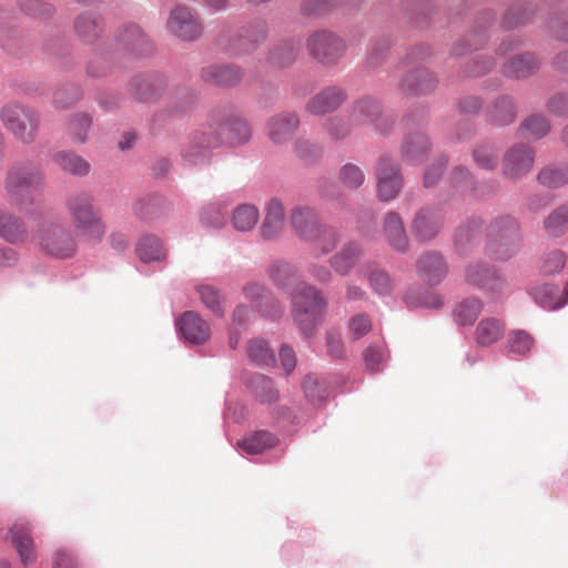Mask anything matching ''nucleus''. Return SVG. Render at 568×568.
<instances>
[{"mask_svg":"<svg viewBox=\"0 0 568 568\" xmlns=\"http://www.w3.org/2000/svg\"><path fill=\"white\" fill-rule=\"evenodd\" d=\"M290 298L294 324L303 336L311 337L327 310V301L323 292L302 281L290 292Z\"/></svg>","mask_w":568,"mask_h":568,"instance_id":"obj_1","label":"nucleus"},{"mask_svg":"<svg viewBox=\"0 0 568 568\" xmlns=\"http://www.w3.org/2000/svg\"><path fill=\"white\" fill-rule=\"evenodd\" d=\"M67 209L75 229L92 241L102 240L105 225L94 207V197L88 192H78L67 200Z\"/></svg>","mask_w":568,"mask_h":568,"instance_id":"obj_2","label":"nucleus"},{"mask_svg":"<svg viewBox=\"0 0 568 568\" xmlns=\"http://www.w3.org/2000/svg\"><path fill=\"white\" fill-rule=\"evenodd\" d=\"M43 184V174L39 165L32 162L16 163L6 178V191L11 201L22 204Z\"/></svg>","mask_w":568,"mask_h":568,"instance_id":"obj_3","label":"nucleus"},{"mask_svg":"<svg viewBox=\"0 0 568 568\" xmlns=\"http://www.w3.org/2000/svg\"><path fill=\"white\" fill-rule=\"evenodd\" d=\"M347 113L357 131L369 129L377 133H386L394 123L384 112L382 102L372 95H364L353 101Z\"/></svg>","mask_w":568,"mask_h":568,"instance_id":"obj_4","label":"nucleus"},{"mask_svg":"<svg viewBox=\"0 0 568 568\" xmlns=\"http://www.w3.org/2000/svg\"><path fill=\"white\" fill-rule=\"evenodd\" d=\"M4 128L23 143H32L40 126V114L30 106L8 104L1 110Z\"/></svg>","mask_w":568,"mask_h":568,"instance_id":"obj_5","label":"nucleus"},{"mask_svg":"<svg viewBox=\"0 0 568 568\" xmlns=\"http://www.w3.org/2000/svg\"><path fill=\"white\" fill-rule=\"evenodd\" d=\"M32 241L43 252L57 258L71 257L75 252V241L70 230L58 224L41 225Z\"/></svg>","mask_w":568,"mask_h":568,"instance_id":"obj_6","label":"nucleus"},{"mask_svg":"<svg viewBox=\"0 0 568 568\" xmlns=\"http://www.w3.org/2000/svg\"><path fill=\"white\" fill-rule=\"evenodd\" d=\"M310 54L324 65L336 64L345 54V41L336 33L328 30H317L306 40Z\"/></svg>","mask_w":568,"mask_h":568,"instance_id":"obj_7","label":"nucleus"},{"mask_svg":"<svg viewBox=\"0 0 568 568\" xmlns=\"http://www.w3.org/2000/svg\"><path fill=\"white\" fill-rule=\"evenodd\" d=\"M221 143L220 134L211 129L193 132L181 152L184 165L202 168L209 164L212 150L221 146Z\"/></svg>","mask_w":568,"mask_h":568,"instance_id":"obj_8","label":"nucleus"},{"mask_svg":"<svg viewBox=\"0 0 568 568\" xmlns=\"http://www.w3.org/2000/svg\"><path fill=\"white\" fill-rule=\"evenodd\" d=\"M445 214L439 205L430 204L416 210L409 222V231L418 243H430L440 234Z\"/></svg>","mask_w":568,"mask_h":568,"instance_id":"obj_9","label":"nucleus"},{"mask_svg":"<svg viewBox=\"0 0 568 568\" xmlns=\"http://www.w3.org/2000/svg\"><path fill=\"white\" fill-rule=\"evenodd\" d=\"M266 36L267 24L258 19L248 22L233 37L221 36L219 43L227 53L240 55L254 49L265 40Z\"/></svg>","mask_w":568,"mask_h":568,"instance_id":"obj_10","label":"nucleus"},{"mask_svg":"<svg viewBox=\"0 0 568 568\" xmlns=\"http://www.w3.org/2000/svg\"><path fill=\"white\" fill-rule=\"evenodd\" d=\"M166 24L169 31L183 41H195L203 32L197 14L186 6H176L171 11Z\"/></svg>","mask_w":568,"mask_h":568,"instance_id":"obj_11","label":"nucleus"},{"mask_svg":"<svg viewBox=\"0 0 568 568\" xmlns=\"http://www.w3.org/2000/svg\"><path fill=\"white\" fill-rule=\"evenodd\" d=\"M535 162V151L526 144H514L501 159L503 175L510 180H519L528 174Z\"/></svg>","mask_w":568,"mask_h":568,"instance_id":"obj_12","label":"nucleus"},{"mask_svg":"<svg viewBox=\"0 0 568 568\" xmlns=\"http://www.w3.org/2000/svg\"><path fill=\"white\" fill-rule=\"evenodd\" d=\"M301 121L297 113L282 111L271 115L264 126L267 140L274 145L288 143L297 132Z\"/></svg>","mask_w":568,"mask_h":568,"instance_id":"obj_13","label":"nucleus"},{"mask_svg":"<svg viewBox=\"0 0 568 568\" xmlns=\"http://www.w3.org/2000/svg\"><path fill=\"white\" fill-rule=\"evenodd\" d=\"M377 196L383 202L394 200L403 187L399 166L388 156L381 158L377 166Z\"/></svg>","mask_w":568,"mask_h":568,"instance_id":"obj_14","label":"nucleus"},{"mask_svg":"<svg viewBox=\"0 0 568 568\" xmlns=\"http://www.w3.org/2000/svg\"><path fill=\"white\" fill-rule=\"evenodd\" d=\"M346 100L347 92L342 87H325L306 102L305 111L314 116H324L337 111Z\"/></svg>","mask_w":568,"mask_h":568,"instance_id":"obj_15","label":"nucleus"},{"mask_svg":"<svg viewBox=\"0 0 568 568\" xmlns=\"http://www.w3.org/2000/svg\"><path fill=\"white\" fill-rule=\"evenodd\" d=\"M116 49L133 55H146L153 51L149 37L136 24H125L116 31Z\"/></svg>","mask_w":568,"mask_h":568,"instance_id":"obj_16","label":"nucleus"},{"mask_svg":"<svg viewBox=\"0 0 568 568\" xmlns=\"http://www.w3.org/2000/svg\"><path fill=\"white\" fill-rule=\"evenodd\" d=\"M285 229V210L277 197L270 199L265 204V215L260 229L262 239L273 241L281 237Z\"/></svg>","mask_w":568,"mask_h":568,"instance_id":"obj_17","label":"nucleus"},{"mask_svg":"<svg viewBox=\"0 0 568 568\" xmlns=\"http://www.w3.org/2000/svg\"><path fill=\"white\" fill-rule=\"evenodd\" d=\"M175 327L191 344H203L211 336L209 324L195 312L186 311L176 321Z\"/></svg>","mask_w":568,"mask_h":568,"instance_id":"obj_18","label":"nucleus"},{"mask_svg":"<svg viewBox=\"0 0 568 568\" xmlns=\"http://www.w3.org/2000/svg\"><path fill=\"white\" fill-rule=\"evenodd\" d=\"M290 224L295 235L306 242L314 236L322 223L315 209L301 204L291 210Z\"/></svg>","mask_w":568,"mask_h":568,"instance_id":"obj_19","label":"nucleus"},{"mask_svg":"<svg viewBox=\"0 0 568 568\" xmlns=\"http://www.w3.org/2000/svg\"><path fill=\"white\" fill-rule=\"evenodd\" d=\"M418 276L429 285L439 284L448 273L444 256L436 251H427L420 255L416 264Z\"/></svg>","mask_w":568,"mask_h":568,"instance_id":"obj_20","label":"nucleus"},{"mask_svg":"<svg viewBox=\"0 0 568 568\" xmlns=\"http://www.w3.org/2000/svg\"><path fill=\"white\" fill-rule=\"evenodd\" d=\"M383 235L392 250L406 253L409 248V240L404 221L399 213L388 211L383 217Z\"/></svg>","mask_w":568,"mask_h":568,"instance_id":"obj_21","label":"nucleus"},{"mask_svg":"<svg viewBox=\"0 0 568 568\" xmlns=\"http://www.w3.org/2000/svg\"><path fill=\"white\" fill-rule=\"evenodd\" d=\"M200 77L211 85L232 87L242 80L243 72L232 64H210L202 68Z\"/></svg>","mask_w":568,"mask_h":568,"instance_id":"obj_22","label":"nucleus"},{"mask_svg":"<svg viewBox=\"0 0 568 568\" xmlns=\"http://www.w3.org/2000/svg\"><path fill=\"white\" fill-rule=\"evenodd\" d=\"M437 85L436 77L425 68H415L399 81L398 88L406 94H423L430 92Z\"/></svg>","mask_w":568,"mask_h":568,"instance_id":"obj_23","label":"nucleus"},{"mask_svg":"<svg viewBox=\"0 0 568 568\" xmlns=\"http://www.w3.org/2000/svg\"><path fill=\"white\" fill-rule=\"evenodd\" d=\"M537 304L546 310H558L568 303V282L564 290L551 284L534 287L530 292Z\"/></svg>","mask_w":568,"mask_h":568,"instance_id":"obj_24","label":"nucleus"},{"mask_svg":"<svg viewBox=\"0 0 568 568\" xmlns=\"http://www.w3.org/2000/svg\"><path fill=\"white\" fill-rule=\"evenodd\" d=\"M362 256V246L358 243L348 242L331 257L329 264L336 274L346 276L351 273Z\"/></svg>","mask_w":568,"mask_h":568,"instance_id":"obj_25","label":"nucleus"},{"mask_svg":"<svg viewBox=\"0 0 568 568\" xmlns=\"http://www.w3.org/2000/svg\"><path fill=\"white\" fill-rule=\"evenodd\" d=\"M244 383L252 396L261 404H273L280 398L278 389L265 375L252 374L245 378Z\"/></svg>","mask_w":568,"mask_h":568,"instance_id":"obj_26","label":"nucleus"},{"mask_svg":"<svg viewBox=\"0 0 568 568\" xmlns=\"http://www.w3.org/2000/svg\"><path fill=\"white\" fill-rule=\"evenodd\" d=\"M104 23L100 14L85 11L74 20V30L78 37L85 43H93L103 32Z\"/></svg>","mask_w":568,"mask_h":568,"instance_id":"obj_27","label":"nucleus"},{"mask_svg":"<svg viewBox=\"0 0 568 568\" xmlns=\"http://www.w3.org/2000/svg\"><path fill=\"white\" fill-rule=\"evenodd\" d=\"M517 116V106L509 95L498 97L487 109V121L496 126L511 124Z\"/></svg>","mask_w":568,"mask_h":568,"instance_id":"obj_28","label":"nucleus"},{"mask_svg":"<svg viewBox=\"0 0 568 568\" xmlns=\"http://www.w3.org/2000/svg\"><path fill=\"white\" fill-rule=\"evenodd\" d=\"M134 214L145 221H159L170 212V205L158 195H148L133 204Z\"/></svg>","mask_w":568,"mask_h":568,"instance_id":"obj_29","label":"nucleus"},{"mask_svg":"<svg viewBox=\"0 0 568 568\" xmlns=\"http://www.w3.org/2000/svg\"><path fill=\"white\" fill-rule=\"evenodd\" d=\"M221 145L240 146L252 139V128L242 118H234L224 123L222 128Z\"/></svg>","mask_w":568,"mask_h":568,"instance_id":"obj_30","label":"nucleus"},{"mask_svg":"<svg viewBox=\"0 0 568 568\" xmlns=\"http://www.w3.org/2000/svg\"><path fill=\"white\" fill-rule=\"evenodd\" d=\"M12 546L16 548L23 566L33 564L37 552L29 529L23 525H14L9 532Z\"/></svg>","mask_w":568,"mask_h":568,"instance_id":"obj_31","label":"nucleus"},{"mask_svg":"<svg viewBox=\"0 0 568 568\" xmlns=\"http://www.w3.org/2000/svg\"><path fill=\"white\" fill-rule=\"evenodd\" d=\"M540 65L539 59L532 52L516 54L504 65V73L515 79H525L532 75Z\"/></svg>","mask_w":568,"mask_h":568,"instance_id":"obj_32","label":"nucleus"},{"mask_svg":"<svg viewBox=\"0 0 568 568\" xmlns=\"http://www.w3.org/2000/svg\"><path fill=\"white\" fill-rule=\"evenodd\" d=\"M28 231L24 222L14 214L0 210V239L16 244L27 239Z\"/></svg>","mask_w":568,"mask_h":568,"instance_id":"obj_33","label":"nucleus"},{"mask_svg":"<svg viewBox=\"0 0 568 568\" xmlns=\"http://www.w3.org/2000/svg\"><path fill=\"white\" fill-rule=\"evenodd\" d=\"M135 252L144 263L162 262L166 258L163 242L152 234H145L136 243Z\"/></svg>","mask_w":568,"mask_h":568,"instance_id":"obj_34","label":"nucleus"},{"mask_svg":"<svg viewBox=\"0 0 568 568\" xmlns=\"http://www.w3.org/2000/svg\"><path fill=\"white\" fill-rule=\"evenodd\" d=\"M505 332V324L495 317L483 318L476 326L475 341L480 346H489L498 342Z\"/></svg>","mask_w":568,"mask_h":568,"instance_id":"obj_35","label":"nucleus"},{"mask_svg":"<svg viewBox=\"0 0 568 568\" xmlns=\"http://www.w3.org/2000/svg\"><path fill=\"white\" fill-rule=\"evenodd\" d=\"M53 161L62 171L75 176H85L91 169L85 159L71 151L55 153Z\"/></svg>","mask_w":568,"mask_h":568,"instance_id":"obj_36","label":"nucleus"},{"mask_svg":"<svg viewBox=\"0 0 568 568\" xmlns=\"http://www.w3.org/2000/svg\"><path fill=\"white\" fill-rule=\"evenodd\" d=\"M429 148L430 144L425 134L416 132L405 139L402 155L408 162L418 163L425 158Z\"/></svg>","mask_w":568,"mask_h":568,"instance_id":"obj_37","label":"nucleus"},{"mask_svg":"<svg viewBox=\"0 0 568 568\" xmlns=\"http://www.w3.org/2000/svg\"><path fill=\"white\" fill-rule=\"evenodd\" d=\"M471 159L478 169L493 171L499 162V150L493 142H480L474 146Z\"/></svg>","mask_w":568,"mask_h":568,"instance_id":"obj_38","label":"nucleus"},{"mask_svg":"<svg viewBox=\"0 0 568 568\" xmlns=\"http://www.w3.org/2000/svg\"><path fill=\"white\" fill-rule=\"evenodd\" d=\"M229 206V197L217 199L206 204L201 211V221L211 227H222L227 219Z\"/></svg>","mask_w":568,"mask_h":568,"instance_id":"obj_39","label":"nucleus"},{"mask_svg":"<svg viewBox=\"0 0 568 568\" xmlns=\"http://www.w3.org/2000/svg\"><path fill=\"white\" fill-rule=\"evenodd\" d=\"M314 233V236L312 239H308L306 242L313 245V250L315 251V254L318 256L326 255L329 252H332L339 241V235L337 231L334 227L323 223Z\"/></svg>","mask_w":568,"mask_h":568,"instance_id":"obj_40","label":"nucleus"},{"mask_svg":"<svg viewBox=\"0 0 568 568\" xmlns=\"http://www.w3.org/2000/svg\"><path fill=\"white\" fill-rule=\"evenodd\" d=\"M364 276L367 278L372 290L381 295L388 296L394 290V281L390 275L383 268L374 264H367L363 270Z\"/></svg>","mask_w":568,"mask_h":568,"instance_id":"obj_41","label":"nucleus"},{"mask_svg":"<svg viewBox=\"0 0 568 568\" xmlns=\"http://www.w3.org/2000/svg\"><path fill=\"white\" fill-rule=\"evenodd\" d=\"M277 444V438L267 430L254 432L237 443L239 447L251 455L262 454L266 449L273 448Z\"/></svg>","mask_w":568,"mask_h":568,"instance_id":"obj_42","label":"nucleus"},{"mask_svg":"<svg viewBox=\"0 0 568 568\" xmlns=\"http://www.w3.org/2000/svg\"><path fill=\"white\" fill-rule=\"evenodd\" d=\"M260 220V212L253 204H241L232 214V225L239 232L252 231Z\"/></svg>","mask_w":568,"mask_h":568,"instance_id":"obj_43","label":"nucleus"},{"mask_svg":"<svg viewBox=\"0 0 568 568\" xmlns=\"http://www.w3.org/2000/svg\"><path fill=\"white\" fill-rule=\"evenodd\" d=\"M323 130L327 133L332 141L338 142L349 138L357 129L352 124L349 115L332 116L323 123Z\"/></svg>","mask_w":568,"mask_h":568,"instance_id":"obj_44","label":"nucleus"},{"mask_svg":"<svg viewBox=\"0 0 568 568\" xmlns=\"http://www.w3.org/2000/svg\"><path fill=\"white\" fill-rule=\"evenodd\" d=\"M483 310L480 300L471 297L466 298L456 305L454 310V320L458 325L470 326L477 320Z\"/></svg>","mask_w":568,"mask_h":568,"instance_id":"obj_45","label":"nucleus"},{"mask_svg":"<svg viewBox=\"0 0 568 568\" xmlns=\"http://www.w3.org/2000/svg\"><path fill=\"white\" fill-rule=\"evenodd\" d=\"M268 273L274 284L283 290L288 288L293 280L297 277V267L285 261L271 263Z\"/></svg>","mask_w":568,"mask_h":568,"instance_id":"obj_46","label":"nucleus"},{"mask_svg":"<svg viewBox=\"0 0 568 568\" xmlns=\"http://www.w3.org/2000/svg\"><path fill=\"white\" fill-rule=\"evenodd\" d=\"M537 179L546 187H561L568 183V164L546 166L538 173Z\"/></svg>","mask_w":568,"mask_h":568,"instance_id":"obj_47","label":"nucleus"},{"mask_svg":"<svg viewBox=\"0 0 568 568\" xmlns=\"http://www.w3.org/2000/svg\"><path fill=\"white\" fill-rule=\"evenodd\" d=\"M195 102L193 94L189 92H178L170 97L168 108L163 112H159L154 115V120H161L166 114L176 115L186 112Z\"/></svg>","mask_w":568,"mask_h":568,"instance_id":"obj_48","label":"nucleus"},{"mask_svg":"<svg viewBox=\"0 0 568 568\" xmlns=\"http://www.w3.org/2000/svg\"><path fill=\"white\" fill-rule=\"evenodd\" d=\"M92 119L88 113L72 115L68 123V133L74 143H84L91 128Z\"/></svg>","mask_w":568,"mask_h":568,"instance_id":"obj_49","label":"nucleus"},{"mask_svg":"<svg viewBox=\"0 0 568 568\" xmlns=\"http://www.w3.org/2000/svg\"><path fill=\"white\" fill-rule=\"evenodd\" d=\"M247 356L257 366H268L275 363V356L264 339H252L247 346Z\"/></svg>","mask_w":568,"mask_h":568,"instance_id":"obj_50","label":"nucleus"},{"mask_svg":"<svg viewBox=\"0 0 568 568\" xmlns=\"http://www.w3.org/2000/svg\"><path fill=\"white\" fill-rule=\"evenodd\" d=\"M545 230L552 236H560L568 227V204L554 210L544 222Z\"/></svg>","mask_w":568,"mask_h":568,"instance_id":"obj_51","label":"nucleus"},{"mask_svg":"<svg viewBox=\"0 0 568 568\" xmlns=\"http://www.w3.org/2000/svg\"><path fill=\"white\" fill-rule=\"evenodd\" d=\"M534 346L532 337L525 331H513L507 339L508 353L526 356Z\"/></svg>","mask_w":568,"mask_h":568,"instance_id":"obj_52","label":"nucleus"},{"mask_svg":"<svg viewBox=\"0 0 568 568\" xmlns=\"http://www.w3.org/2000/svg\"><path fill=\"white\" fill-rule=\"evenodd\" d=\"M305 396L313 403H321L327 397V387L324 381L315 375H307L303 381Z\"/></svg>","mask_w":568,"mask_h":568,"instance_id":"obj_53","label":"nucleus"},{"mask_svg":"<svg viewBox=\"0 0 568 568\" xmlns=\"http://www.w3.org/2000/svg\"><path fill=\"white\" fill-rule=\"evenodd\" d=\"M197 294L201 302L214 314L222 316L224 314L222 307V297L217 290L210 285L197 286Z\"/></svg>","mask_w":568,"mask_h":568,"instance_id":"obj_54","label":"nucleus"},{"mask_svg":"<svg viewBox=\"0 0 568 568\" xmlns=\"http://www.w3.org/2000/svg\"><path fill=\"white\" fill-rule=\"evenodd\" d=\"M521 129L534 139H541L550 131V123L544 115L534 114L521 123Z\"/></svg>","mask_w":568,"mask_h":568,"instance_id":"obj_55","label":"nucleus"},{"mask_svg":"<svg viewBox=\"0 0 568 568\" xmlns=\"http://www.w3.org/2000/svg\"><path fill=\"white\" fill-rule=\"evenodd\" d=\"M479 232V224L476 222H467L460 224L455 233V244L459 250H465L471 245Z\"/></svg>","mask_w":568,"mask_h":568,"instance_id":"obj_56","label":"nucleus"},{"mask_svg":"<svg viewBox=\"0 0 568 568\" xmlns=\"http://www.w3.org/2000/svg\"><path fill=\"white\" fill-rule=\"evenodd\" d=\"M389 50V41L386 39L377 40L372 43L366 55V67L369 69L377 68L387 58Z\"/></svg>","mask_w":568,"mask_h":568,"instance_id":"obj_57","label":"nucleus"},{"mask_svg":"<svg viewBox=\"0 0 568 568\" xmlns=\"http://www.w3.org/2000/svg\"><path fill=\"white\" fill-rule=\"evenodd\" d=\"M339 181L348 189H358L364 183L365 175L357 165L347 163L339 170Z\"/></svg>","mask_w":568,"mask_h":568,"instance_id":"obj_58","label":"nucleus"},{"mask_svg":"<svg viewBox=\"0 0 568 568\" xmlns=\"http://www.w3.org/2000/svg\"><path fill=\"white\" fill-rule=\"evenodd\" d=\"M388 358V352L383 344L369 345L364 352L366 367L371 372L379 371V366Z\"/></svg>","mask_w":568,"mask_h":568,"instance_id":"obj_59","label":"nucleus"},{"mask_svg":"<svg viewBox=\"0 0 568 568\" xmlns=\"http://www.w3.org/2000/svg\"><path fill=\"white\" fill-rule=\"evenodd\" d=\"M405 303L409 307L439 308L443 305L442 298L435 293H426L423 297H417L415 291H409L405 295Z\"/></svg>","mask_w":568,"mask_h":568,"instance_id":"obj_60","label":"nucleus"},{"mask_svg":"<svg viewBox=\"0 0 568 568\" xmlns=\"http://www.w3.org/2000/svg\"><path fill=\"white\" fill-rule=\"evenodd\" d=\"M80 98V89L77 85L69 84L54 93V104L57 108L67 109L74 104Z\"/></svg>","mask_w":568,"mask_h":568,"instance_id":"obj_61","label":"nucleus"},{"mask_svg":"<svg viewBox=\"0 0 568 568\" xmlns=\"http://www.w3.org/2000/svg\"><path fill=\"white\" fill-rule=\"evenodd\" d=\"M566 264V255L561 251L549 252L544 258L541 272L546 275H552L560 272Z\"/></svg>","mask_w":568,"mask_h":568,"instance_id":"obj_62","label":"nucleus"},{"mask_svg":"<svg viewBox=\"0 0 568 568\" xmlns=\"http://www.w3.org/2000/svg\"><path fill=\"white\" fill-rule=\"evenodd\" d=\"M348 329L354 338H361L372 329V321L367 314H356L349 320Z\"/></svg>","mask_w":568,"mask_h":568,"instance_id":"obj_63","label":"nucleus"},{"mask_svg":"<svg viewBox=\"0 0 568 568\" xmlns=\"http://www.w3.org/2000/svg\"><path fill=\"white\" fill-rule=\"evenodd\" d=\"M547 111L555 116L568 115V94L557 93L547 102Z\"/></svg>","mask_w":568,"mask_h":568,"instance_id":"obj_64","label":"nucleus"}]
</instances>
